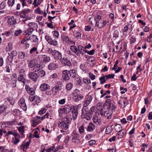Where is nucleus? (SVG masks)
Wrapping results in <instances>:
<instances>
[{"mask_svg": "<svg viewBox=\"0 0 152 152\" xmlns=\"http://www.w3.org/2000/svg\"><path fill=\"white\" fill-rule=\"evenodd\" d=\"M102 12L99 11L96 13L94 17V20L96 21V25L99 28H103L107 24V21L102 20Z\"/></svg>", "mask_w": 152, "mask_h": 152, "instance_id": "obj_1", "label": "nucleus"}, {"mask_svg": "<svg viewBox=\"0 0 152 152\" xmlns=\"http://www.w3.org/2000/svg\"><path fill=\"white\" fill-rule=\"evenodd\" d=\"M40 90L42 91H45V94L47 95L51 96V91L50 90V87L48 84L42 83L40 86Z\"/></svg>", "mask_w": 152, "mask_h": 152, "instance_id": "obj_2", "label": "nucleus"}, {"mask_svg": "<svg viewBox=\"0 0 152 152\" xmlns=\"http://www.w3.org/2000/svg\"><path fill=\"white\" fill-rule=\"evenodd\" d=\"M81 106L80 105H78L77 106H73L72 108L73 109L72 110L71 112L70 113L69 116L72 117V119H73L75 120L77 118V116L78 114V111L79 107Z\"/></svg>", "mask_w": 152, "mask_h": 152, "instance_id": "obj_3", "label": "nucleus"}, {"mask_svg": "<svg viewBox=\"0 0 152 152\" xmlns=\"http://www.w3.org/2000/svg\"><path fill=\"white\" fill-rule=\"evenodd\" d=\"M50 51L49 53L51 54L56 59L61 60L62 58V55L61 53L58 50H52L50 48L49 49Z\"/></svg>", "mask_w": 152, "mask_h": 152, "instance_id": "obj_4", "label": "nucleus"}, {"mask_svg": "<svg viewBox=\"0 0 152 152\" xmlns=\"http://www.w3.org/2000/svg\"><path fill=\"white\" fill-rule=\"evenodd\" d=\"M104 107L106 108L109 109L110 110H113L116 106L112 103L110 99H106L104 104Z\"/></svg>", "mask_w": 152, "mask_h": 152, "instance_id": "obj_5", "label": "nucleus"}, {"mask_svg": "<svg viewBox=\"0 0 152 152\" xmlns=\"http://www.w3.org/2000/svg\"><path fill=\"white\" fill-rule=\"evenodd\" d=\"M82 114H81V117L83 116V118H85L87 120H90L92 117V114L90 112L86 110V108H83L82 110Z\"/></svg>", "mask_w": 152, "mask_h": 152, "instance_id": "obj_6", "label": "nucleus"}, {"mask_svg": "<svg viewBox=\"0 0 152 152\" xmlns=\"http://www.w3.org/2000/svg\"><path fill=\"white\" fill-rule=\"evenodd\" d=\"M49 56L45 55H40L38 57V59L42 63H46L50 60Z\"/></svg>", "mask_w": 152, "mask_h": 152, "instance_id": "obj_7", "label": "nucleus"}, {"mask_svg": "<svg viewBox=\"0 0 152 152\" xmlns=\"http://www.w3.org/2000/svg\"><path fill=\"white\" fill-rule=\"evenodd\" d=\"M132 24H127L124 27L123 32V34L125 36L127 35L132 31Z\"/></svg>", "mask_w": 152, "mask_h": 152, "instance_id": "obj_8", "label": "nucleus"}, {"mask_svg": "<svg viewBox=\"0 0 152 152\" xmlns=\"http://www.w3.org/2000/svg\"><path fill=\"white\" fill-rule=\"evenodd\" d=\"M72 141L73 142L76 144H80L81 143V140L80 139L79 134L75 132H73L72 134Z\"/></svg>", "mask_w": 152, "mask_h": 152, "instance_id": "obj_9", "label": "nucleus"}, {"mask_svg": "<svg viewBox=\"0 0 152 152\" xmlns=\"http://www.w3.org/2000/svg\"><path fill=\"white\" fill-rule=\"evenodd\" d=\"M45 38L48 43L50 45L56 46L58 44V42L57 40L53 39L49 35L45 36Z\"/></svg>", "mask_w": 152, "mask_h": 152, "instance_id": "obj_10", "label": "nucleus"}, {"mask_svg": "<svg viewBox=\"0 0 152 152\" xmlns=\"http://www.w3.org/2000/svg\"><path fill=\"white\" fill-rule=\"evenodd\" d=\"M62 83L60 82H58L56 86L52 88L51 91H52L54 93V95H56L57 93V90L58 91L61 90L62 89Z\"/></svg>", "mask_w": 152, "mask_h": 152, "instance_id": "obj_11", "label": "nucleus"}, {"mask_svg": "<svg viewBox=\"0 0 152 152\" xmlns=\"http://www.w3.org/2000/svg\"><path fill=\"white\" fill-rule=\"evenodd\" d=\"M30 10L29 9H25L20 12V15L21 18L27 19L28 14L30 12Z\"/></svg>", "mask_w": 152, "mask_h": 152, "instance_id": "obj_12", "label": "nucleus"}, {"mask_svg": "<svg viewBox=\"0 0 152 152\" xmlns=\"http://www.w3.org/2000/svg\"><path fill=\"white\" fill-rule=\"evenodd\" d=\"M28 76L29 79H30L34 82L37 81V80L38 78V74L35 72H30L28 75Z\"/></svg>", "mask_w": 152, "mask_h": 152, "instance_id": "obj_13", "label": "nucleus"}, {"mask_svg": "<svg viewBox=\"0 0 152 152\" xmlns=\"http://www.w3.org/2000/svg\"><path fill=\"white\" fill-rule=\"evenodd\" d=\"M69 74L67 70H65L62 71V77L63 80L65 81H68L70 80V77Z\"/></svg>", "mask_w": 152, "mask_h": 152, "instance_id": "obj_14", "label": "nucleus"}, {"mask_svg": "<svg viewBox=\"0 0 152 152\" xmlns=\"http://www.w3.org/2000/svg\"><path fill=\"white\" fill-rule=\"evenodd\" d=\"M60 61L64 66H67L69 67L72 66V64L70 60L66 58H63L61 59Z\"/></svg>", "mask_w": 152, "mask_h": 152, "instance_id": "obj_15", "label": "nucleus"}, {"mask_svg": "<svg viewBox=\"0 0 152 152\" xmlns=\"http://www.w3.org/2000/svg\"><path fill=\"white\" fill-rule=\"evenodd\" d=\"M77 51V56H80V54L82 55L86 53V50L85 48V47H83L81 45H79L78 46Z\"/></svg>", "mask_w": 152, "mask_h": 152, "instance_id": "obj_16", "label": "nucleus"}, {"mask_svg": "<svg viewBox=\"0 0 152 152\" xmlns=\"http://www.w3.org/2000/svg\"><path fill=\"white\" fill-rule=\"evenodd\" d=\"M17 75L15 73H14L12 75L11 77V83L12 84V87H15L16 86V82L17 81Z\"/></svg>", "mask_w": 152, "mask_h": 152, "instance_id": "obj_17", "label": "nucleus"}, {"mask_svg": "<svg viewBox=\"0 0 152 152\" xmlns=\"http://www.w3.org/2000/svg\"><path fill=\"white\" fill-rule=\"evenodd\" d=\"M31 142V140H29L28 141L26 142H23L20 146V149L23 150V151H24L26 150L28 148Z\"/></svg>", "mask_w": 152, "mask_h": 152, "instance_id": "obj_18", "label": "nucleus"}, {"mask_svg": "<svg viewBox=\"0 0 152 152\" xmlns=\"http://www.w3.org/2000/svg\"><path fill=\"white\" fill-rule=\"evenodd\" d=\"M61 38L63 41L65 43H68L69 44L71 43L75 44V42L73 41L71 39H70L69 37L67 36L63 35L61 36Z\"/></svg>", "mask_w": 152, "mask_h": 152, "instance_id": "obj_19", "label": "nucleus"}, {"mask_svg": "<svg viewBox=\"0 0 152 152\" xmlns=\"http://www.w3.org/2000/svg\"><path fill=\"white\" fill-rule=\"evenodd\" d=\"M14 134L15 137L14 138L13 137L12 138V142L14 144L16 145L20 142V136L19 134L17 133Z\"/></svg>", "mask_w": 152, "mask_h": 152, "instance_id": "obj_20", "label": "nucleus"}, {"mask_svg": "<svg viewBox=\"0 0 152 152\" xmlns=\"http://www.w3.org/2000/svg\"><path fill=\"white\" fill-rule=\"evenodd\" d=\"M84 98L83 95L80 93L75 95H73V99L75 102H78Z\"/></svg>", "mask_w": 152, "mask_h": 152, "instance_id": "obj_21", "label": "nucleus"}, {"mask_svg": "<svg viewBox=\"0 0 152 152\" xmlns=\"http://www.w3.org/2000/svg\"><path fill=\"white\" fill-rule=\"evenodd\" d=\"M25 89L27 92L31 95H34L35 93L34 89L30 87L28 85H26Z\"/></svg>", "mask_w": 152, "mask_h": 152, "instance_id": "obj_22", "label": "nucleus"}, {"mask_svg": "<svg viewBox=\"0 0 152 152\" xmlns=\"http://www.w3.org/2000/svg\"><path fill=\"white\" fill-rule=\"evenodd\" d=\"M92 99V97L91 96H88L86 100H85L83 102V107H86L90 103Z\"/></svg>", "mask_w": 152, "mask_h": 152, "instance_id": "obj_23", "label": "nucleus"}, {"mask_svg": "<svg viewBox=\"0 0 152 152\" xmlns=\"http://www.w3.org/2000/svg\"><path fill=\"white\" fill-rule=\"evenodd\" d=\"M68 125L67 124L63 121H61L58 124V126L59 128L64 130H66L68 128Z\"/></svg>", "mask_w": 152, "mask_h": 152, "instance_id": "obj_24", "label": "nucleus"}, {"mask_svg": "<svg viewBox=\"0 0 152 152\" xmlns=\"http://www.w3.org/2000/svg\"><path fill=\"white\" fill-rule=\"evenodd\" d=\"M37 64L36 59H33L28 63V66L30 68H32Z\"/></svg>", "mask_w": 152, "mask_h": 152, "instance_id": "obj_25", "label": "nucleus"}, {"mask_svg": "<svg viewBox=\"0 0 152 152\" xmlns=\"http://www.w3.org/2000/svg\"><path fill=\"white\" fill-rule=\"evenodd\" d=\"M16 19L14 17L9 18L7 20L8 25L10 26L12 25L14 26L16 23Z\"/></svg>", "mask_w": 152, "mask_h": 152, "instance_id": "obj_26", "label": "nucleus"}, {"mask_svg": "<svg viewBox=\"0 0 152 152\" xmlns=\"http://www.w3.org/2000/svg\"><path fill=\"white\" fill-rule=\"evenodd\" d=\"M58 66V64L56 63H52L48 66V69L50 70H54L57 69Z\"/></svg>", "mask_w": 152, "mask_h": 152, "instance_id": "obj_27", "label": "nucleus"}, {"mask_svg": "<svg viewBox=\"0 0 152 152\" xmlns=\"http://www.w3.org/2000/svg\"><path fill=\"white\" fill-rule=\"evenodd\" d=\"M70 77L73 78H75L77 76L76 74L75 70L73 69H71L69 70H68Z\"/></svg>", "mask_w": 152, "mask_h": 152, "instance_id": "obj_28", "label": "nucleus"}, {"mask_svg": "<svg viewBox=\"0 0 152 152\" xmlns=\"http://www.w3.org/2000/svg\"><path fill=\"white\" fill-rule=\"evenodd\" d=\"M113 113V111L110 112L109 110H106L104 112V115L105 118L108 119H110L111 118L112 115Z\"/></svg>", "mask_w": 152, "mask_h": 152, "instance_id": "obj_29", "label": "nucleus"}, {"mask_svg": "<svg viewBox=\"0 0 152 152\" xmlns=\"http://www.w3.org/2000/svg\"><path fill=\"white\" fill-rule=\"evenodd\" d=\"M95 129V126L92 123H90L87 128L86 130L88 132H92Z\"/></svg>", "mask_w": 152, "mask_h": 152, "instance_id": "obj_30", "label": "nucleus"}, {"mask_svg": "<svg viewBox=\"0 0 152 152\" xmlns=\"http://www.w3.org/2000/svg\"><path fill=\"white\" fill-rule=\"evenodd\" d=\"M72 119V117L71 116H69V115H68L66 118H64L63 121L68 124L71 123Z\"/></svg>", "mask_w": 152, "mask_h": 152, "instance_id": "obj_31", "label": "nucleus"}, {"mask_svg": "<svg viewBox=\"0 0 152 152\" xmlns=\"http://www.w3.org/2000/svg\"><path fill=\"white\" fill-rule=\"evenodd\" d=\"M92 120L94 123L100 125L101 124V122L100 119H99L98 117L96 115H94L93 117Z\"/></svg>", "mask_w": 152, "mask_h": 152, "instance_id": "obj_32", "label": "nucleus"}, {"mask_svg": "<svg viewBox=\"0 0 152 152\" xmlns=\"http://www.w3.org/2000/svg\"><path fill=\"white\" fill-rule=\"evenodd\" d=\"M63 109L66 113V114L70 113L72 108L69 104H66L64 106Z\"/></svg>", "mask_w": 152, "mask_h": 152, "instance_id": "obj_33", "label": "nucleus"}, {"mask_svg": "<svg viewBox=\"0 0 152 152\" xmlns=\"http://www.w3.org/2000/svg\"><path fill=\"white\" fill-rule=\"evenodd\" d=\"M121 32L119 29L115 30L113 32V38L114 39H116L119 37V35Z\"/></svg>", "mask_w": 152, "mask_h": 152, "instance_id": "obj_34", "label": "nucleus"}, {"mask_svg": "<svg viewBox=\"0 0 152 152\" xmlns=\"http://www.w3.org/2000/svg\"><path fill=\"white\" fill-rule=\"evenodd\" d=\"M74 34H73L74 37L76 39H80L81 36V34L79 31H74L73 32Z\"/></svg>", "mask_w": 152, "mask_h": 152, "instance_id": "obj_35", "label": "nucleus"}, {"mask_svg": "<svg viewBox=\"0 0 152 152\" xmlns=\"http://www.w3.org/2000/svg\"><path fill=\"white\" fill-rule=\"evenodd\" d=\"M125 132L124 129L121 130L118 132L116 134L118 136V138H122L124 135Z\"/></svg>", "mask_w": 152, "mask_h": 152, "instance_id": "obj_36", "label": "nucleus"}, {"mask_svg": "<svg viewBox=\"0 0 152 152\" xmlns=\"http://www.w3.org/2000/svg\"><path fill=\"white\" fill-rule=\"evenodd\" d=\"M40 65L39 64H37L36 65V66H35L34 67H33L32 69V71H33V72H35L36 73V72H38L40 69Z\"/></svg>", "mask_w": 152, "mask_h": 152, "instance_id": "obj_37", "label": "nucleus"}, {"mask_svg": "<svg viewBox=\"0 0 152 152\" xmlns=\"http://www.w3.org/2000/svg\"><path fill=\"white\" fill-rule=\"evenodd\" d=\"M28 26L29 27H31L33 29H36V31H37V28H38L37 25V23L34 22H30L28 24Z\"/></svg>", "mask_w": 152, "mask_h": 152, "instance_id": "obj_38", "label": "nucleus"}, {"mask_svg": "<svg viewBox=\"0 0 152 152\" xmlns=\"http://www.w3.org/2000/svg\"><path fill=\"white\" fill-rule=\"evenodd\" d=\"M18 55V58L19 59H20L21 60H22L26 56L25 53L23 52H19Z\"/></svg>", "mask_w": 152, "mask_h": 152, "instance_id": "obj_39", "label": "nucleus"}, {"mask_svg": "<svg viewBox=\"0 0 152 152\" xmlns=\"http://www.w3.org/2000/svg\"><path fill=\"white\" fill-rule=\"evenodd\" d=\"M7 100L12 105H13L15 102L14 99L12 97H11L10 96L7 97Z\"/></svg>", "mask_w": 152, "mask_h": 152, "instance_id": "obj_40", "label": "nucleus"}, {"mask_svg": "<svg viewBox=\"0 0 152 152\" xmlns=\"http://www.w3.org/2000/svg\"><path fill=\"white\" fill-rule=\"evenodd\" d=\"M73 86V84L71 82L69 83L66 84V89L68 91H70L72 89Z\"/></svg>", "mask_w": 152, "mask_h": 152, "instance_id": "obj_41", "label": "nucleus"}, {"mask_svg": "<svg viewBox=\"0 0 152 152\" xmlns=\"http://www.w3.org/2000/svg\"><path fill=\"white\" fill-rule=\"evenodd\" d=\"M77 48H77L76 46L74 45H71L70 47V50L76 55L78 50Z\"/></svg>", "mask_w": 152, "mask_h": 152, "instance_id": "obj_42", "label": "nucleus"}, {"mask_svg": "<svg viewBox=\"0 0 152 152\" xmlns=\"http://www.w3.org/2000/svg\"><path fill=\"white\" fill-rule=\"evenodd\" d=\"M34 102L36 104L38 105V104L41 101V99L40 97L38 96L35 95L34 96Z\"/></svg>", "mask_w": 152, "mask_h": 152, "instance_id": "obj_43", "label": "nucleus"}, {"mask_svg": "<svg viewBox=\"0 0 152 152\" xmlns=\"http://www.w3.org/2000/svg\"><path fill=\"white\" fill-rule=\"evenodd\" d=\"M32 38L31 42H34L35 43H37L39 41V39L36 35H32Z\"/></svg>", "mask_w": 152, "mask_h": 152, "instance_id": "obj_44", "label": "nucleus"}, {"mask_svg": "<svg viewBox=\"0 0 152 152\" xmlns=\"http://www.w3.org/2000/svg\"><path fill=\"white\" fill-rule=\"evenodd\" d=\"M38 74H39V75H38V77L40 76L41 77H42L45 76V72L44 70L40 69L38 72Z\"/></svg>", "mask_w": 152, "mask_h": 152, "instance_id": "obj_45", "label": "nucleus"}, {"mask_svg": "<svg viewBox=\"0 0 152 152\" xmlns=\"http://www.w3.org/2000/svg\"><path fill=\"white\" fill-rule=\"evenodd\" d=\"M121 126L119 124H116L115 126L114 129L117 132H118L120 131L121 130H122L121 129Z\"/></svg>", "mask_w": 152, "mask_h": 152, "instance_id": "obj_46", "label": "nucleus"}, {"mask_svg": "<svg viewBox=\"0 0 152 152\" xmlns=\"http://www.w3.org/2000/svg\"><path fill=\"white\" fill-rule=\"evenodd\" d=\"M36 52L37 54L39 53V52L37 51V48L36 47H34L32 48L30 50V53L31 54H32Z\"/></svg>", "mask_w": 152, "mask_h": 152, "instance_id": "obj_47", "label": "nucleus"}, {"mask_svg": "<svg viewBox=\"0 0 152 152\" xmlns=\"http://www.w3.org/2000/svg\"><path fill=\"white\" fill-rule=\"evenodd\" d=\"M105 76L101 77L99 78V80L100 81V83L101 84H103L106 82L107 80L105 79Z\"/></svg>", "mask_w": 152, "mask_h": 152, "instance_id": "obj_48", "label": "nucleus"}, {"mask_svg": "<svg viewBox=\"0 0 152 152\" xmlns=\"http://www.w3.org/2000/svg\"><path fill=\"white\" fill-rule=\"evenodd\" d=\"M84 126L85 125L84 124H83L79 128V131L80 133L81 134H82L84 132Z\"/></svg>", "mask_w": 152, "mask_h": 152, "instance_id": "obj_49", "label": "nucleus"}, {"mask_svg": "<svg viewBox=\"0 0 152 152\" xmlns=\"http://www.w3.org/2000/svg\"><path fill=\"white\" fill-rule=\"evenodd\" d=\"M7 108V107L4 105H2L0 106V114L2 113Z\"/></svg>", "mask_w": 152, "mask_h": 152, "instance_id": "obj_50", "label": "nucleus"}, {"mask_svg": "<svg viewBox=\"0 0 152 152\" xmlns=\"http://www.w3.org/2000/svg\"><path fill=\"white\" fill-rule=\"evenodd\" d=\"M19 75L18 77H24L25 75V71L23 69H21L19 72Z\"/></svg>", "mask_w": 152, "mask_h": 152, "instance_id": "obj_51", "label": "nucleus"}, {"mask_svg": "<svg viewBox=\"0 0 152 152\" xmlns=\"http://www.w3.org/2000/svg\"><path fill=\"white\" fill-rule=\"evenodd\" d=\"M114 76L115 75L113 74H108L105 76L107 80L109 79H113L114 78Z\"/></svg>", "mask_w": 152, "mask_h": 152, "instance_id": "obj_52", "label": "nucleus"}, {"mask_svg": "<svg viewBox=\"0 0 152 152\" xmlns=\"http://www.w3.org/2000/svg\"><path fill=\"white\" fill-rule=\"evenodd\" d=\"M24 126L20 127L18 128V131L21 134H23V133L24 132Z\"/></svg>", "mask_w": 152, "mask_h": 152, "instance_id": "obj_53", "label": "nucleus"}, {"mask_svg": "<svg viewBox=\"0 0 152 152\" xmlns=\"http://www.w3.org/2000/svg\"><path fill=\"white\" fill-rule=\"evenodd\" d=\"M42 119L44 120L45 118H51V116L49 115V113H47L45 115H43L42 117Z\"/></svg>", "mask_w": 152, "mask_h": 152, "instance_id": "obj_54", "label": "nucleus"}, {"mask_svg": "<svg viewBox=\"0 0 152 152\" xmlns=\"http://www.w3.org/2000/svg\"><path fill=\"white\" fill-rule=\"evenodd\" d=\"M15 0H8V3L9 6L12 7L15 4Z\"/></svg>", "mask_w": 152, "mask_h": 152, "instance_id": "obj_55", "label": "nucleus"}, {"mask_svg": "<svg viewBox=\"0 0 152 152\" xmlns=\"http://www.w3.org/2000/svg\"><path fill=\"white\" fill-rule=\"evenodd\" d=\"M19 106L23 110L25 111L26 110L27 108L25 103H23Z\"/></svg>", "mask_w": 152, "mask_h": 152, "instance_id": "obj_56", "label": "nucleus"}, {"mask_svg": "<svg viewBox=\"0 0 152 152\" xmlns=\"http://www.w3.org/2000/svg\"><path fill=\"white\" fill-rule=\"evenodd\" d=\"M52 34L54 37L56 38H58L59 36L58 32L56 31H53L52 32Z\"/></svg>", "mask_w": 152, "mask_h": 152, "instance_id": "obj_57", "label": "nucleus"}, {"mask_svg": "<svg viewBox=\"0 0 152 152\" xmlns=\"http://www.w3.org/2000/svg\"><path fill=\"white\" fill-rule=\"evenodd\" d=\"M59 115L60 116L62 115V114H64L66 113L63 109V108L62 109H60L58 110Z\"/></svg>", "mask_w": 152, "mask_h": 152, "instance_id": "obj_58", "label": "nucleus"}, {"mask_svg": "<svg viewBox=\"0 0 152 152\" xmlns=\"http://www.w3.org/2000/svg\"><path fill=\"white\" fill-rule=\"evenodd\" d=\"M55 146H52L50 148H48L46 150V151L47 152H50L51 151H52L53 152H54L55 150Z\"/></svg>", "mask_w": 152, "mask_h": 152, "instance_id": "obj_59", "label": "nucleus"}, {"mask_svg": "<svg viewBox=\"0 0 152 152\" xmlns=\"http://www.w3.org/2000/svg\"><path fill=\"white\" fill-rule=\"evenodd\" d=\"M88 76L91 80H94L95 79L96 76L91 72L89 73Z\"/></svg>", "mask_w": 152, "mask_h": 152, "instance_id": "obj_60", "label": "nucleus"}, {"mask_svg": "<svg viewBox=\"0 0 152 152\" xmlns=\"http://www.w3.org/2000/svg\"><path fill=\"white\" fill-rule=\"evenodd\" d=\"M95 51V50L94 49H92L90 51H88L86 50V53L90 55H93L94 54Z\"/></svg>", "mask_w": 152, "mask_h": 152, "instance_id": "obj_61", "label": "nucleus"}, {"mask_svg": "<svg viewBox=\"0 0 152 152\" xmlns=\"http://www.w3.org/2000/svg\"><path fill=\"white\" fill-rule=\"evenodd\" d=\"M18 81H21L22 82V83H23V84L24 85L25 83H26V80L25 78H24V77H18Z\"/></svg>", "mask_w": 152, "mask_h": 152, "instance_id": "obj_62", "label": "nucleus"}, {"mask_svg": "<svg viewBox=\"0 0 152 152\" xmlns=\"http://www.w3.org/2000/svg\"><path fill=\"white\" fill-rule=\"evenodd\" d=\"M22 32V31L20 29H18L15 31L14 35L17 36L19 35Z\"/></svg>", "mask_w": 152, "mask_h": 152, "instance_id": "obj_63", "label": "nucleus"}, {"mask_svg": "<svg viewBox=\"0 0 152 152\" xmlns=\"http://www.w3.org/2000/svg\"><path fill=\"white\" fill-rule=\"evenodd\" d=\"M25 102V100L24 98H21L18 101V103L19 106L20 105L22 104Z\"/></svg>", "mask_w": 152, "mask_h": 152, "instance_id": "obj_64", "label": "nucleus"}]
</instances>
